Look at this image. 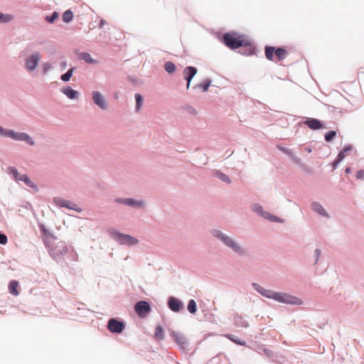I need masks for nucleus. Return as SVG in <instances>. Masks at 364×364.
<instances>
[{
  "instance_id": "26",
  "label": "nucleus",
  "mask_w": 364,
  "mask_h": 364,
  "mask_svg": "<svg viewBox=\"0 0 364 364\" xmlns=\"http://www.w3.org/2000/svg\"><path fill=\"white\" fill-rule=\"evenodd\" d=\"M187 309H188V311L191 314H196V312L197 311V307H196V303L193 299H191L189 301Z\"/></svg>"
},
{
  "instance_id": "22",
  "label": "nucleus",
  "mask_w": 364,
  "mask_h": 364,
  "mask_svg": "<svg viewBox=\"0 0 364 364\" xmlns=\"http://www.w3.org/2000/svg\"><path fill=\"white\" fill-rule=\"evenodd\" d=\"M18 282L15 280L11 281L9 284V292L14 296L18 295Z\"/></svg>"
},
{
  "instance_id": "28",
  "label": "nucleus",
  "mask_w": 364,
  "mask_h": 364,
  "mask_svg": "<svg viewBox=\"0 0 364 364\" xmlns=\"http://www.w3.org/2000/svg\"><path fill=\"white\" fill-rule=\"evenodd\" d=\"M226 337L230 339V341H232V342L238 344V345H240V346H245L246 344V342L245 341H242V340H239V339H236L235 338V336L232 335V334H228L226 335Z\"/></svg>"
},
{
  "instance_id": "20",
  "label": "nucleus",
  "mask_w": 364,
  "mask_h": 364,
  "mask_svg": "<svg viewBox=\"0 0 364 364\" xmlns=\"http://www.w3.org/2000/svg\"><path fill=\"white\" fill-rule=\"evenodd\" d=\"M61 91L70 99H75L78 95V92L76 90H73L69 86L63 87Z\"/></svg>"
},
{
  "instance_id": "23",
  "label": "nucleus",
  "mask_w": 364,
  "mask_h": 364,
  "mask_svg": "<svg viewBox=\"0 0 364 364\" xmlns=\"http://www.w3.org/2000/svg\"><path fill=\"white\" fill-rule=\"evenodd\" d=\"M154 337L158 341H161L164 338V331L161 326L156 328Z\"/></svg>"
},
{
  "instance_id": "9",
  "label": "nucleus",
  "mask_w": 364,
  "mask_h": 364,
  "mask_svg": "<svg viewBox=\"0 0 364 364\" xmlns=\"http://www.w3.org/2000/svg\"><path fill=\"white\" fill-rule=\"evenodd\" d=\"M41 55L38 53H33L26 60V68L28 70H33L36 68Z\"/></svg>"
},
{
  "instance_id": "36",
  "label": "nucleus",
  "mask_w": 364,
  "mask_h": 364,
  "mask_svg": "<svg viewBox=\"0 0 364 364\" xmlns=\"http://www.w3.org/2000/svg\"><path fill=\"white\" fill-rule=\"evenodd\" d=\"M217 176L222 181L227 182L228 183H230V179L229 178V177L227 175H225L223 173H217Z\"/></svg>"
},
{
  "instance_id": "7",
  "label": "nucleus",
  "mask_w": 364,
  "mask_h": 364,
  "mask_svg": "<svg viewBox=\"0 0 364 364\" xmlns=\"http://www.w3.org/2000/svg\"><path fill=\"white\" fill-rule=\"evenodd\" d=\"M124 324L115 318H111L108 321L107 328L112 333H120L124 329Z\"/></svg>"
},
{
  "instance_id": "11",
  "label": "nucleus",
  "mask_w": 364,
  "mask_h": 364,
  "mask_svg": "<svg viewBox=\"0 0 364 364\" xmlns=\"http://www.w3.org/2000/svg\"><path fill=\"white\" fill-rule=\"evenodd\" d=\"M197 73V69L192 66L186 67L183 70L184 78L187 81V88L190 87V83L192 78Z\"/></svg>"
},
{
  "instance_id": "8",
  "label": "nucleus",
  "mask_w": 364,
  "mask_h": 364,
  "mask_svg": "<svg viewBox=\"0 0 364 364\" xmlns=\"http://www.w3.org/2000/svg\"><path fill=\"white\" fill-rule=\"evenodd\" d=\"M115 239L122 245H132L138 242L137 239L132 237L129 235H124L116 232L114 234Z\"/></svg>"
},
{
  "instance_id": "25",
  "label": "nucleus",
  "mask_w": 364,
  "mask_h": 364,
  "mask_svg": "<svg viewBox=\"0 0 364 364\" xmlns=\"http://www.w3.org/2000/svg\"><path fill=\"white\" fill-rule=\"evenodd\" d=\"M164 69L168 73H173L176 70V66L172 62L168 61L164 64Z\"/></svg>"
},
{
  "instance_id": "31",
  "label": "nucleus",
  "mask_w": 364,
  "mask_h": 364,
  "mask_svg": "<svg viewBox=\"0 0 364 364\" xmlns=\"http://www.w3.org/2000/svg\"><path fill=\"white\" fill-rule=\"evenodd\" d=\"M13 19V16L10 14H4L0 12V22L6 23Z\"/></svg>"
},
{
  "instance_id": "16",
  "label": "nucleus",
  "mask_w": 364,
  "mask_h": 364,
  "mask_svg": "<svg viewBox=\"0 0 364 364\" xmlns=\"http://www.w3.org/2000/svg\"><path fill=\"white\" fill-rule=\"evenodd\" d=\"M352 148H353L352 146L348 145V146H346L343 149V150L338 154V155L337 156V159L333 164L334 168L341 161H343L344 159V158L347 156L348 152L352 150Z\"/></svg>"
},
{
  "instance_id": "35",
  "label": "nucleus",
  "mask_w": 364,
  "mask_h": 364,
  "mask_svg": "<svg viewBox=\"0 0 364 364\" xmlns=\"http://www.w3.org/2000/svg\"><path fill=\"white\" fill-rule=\"evenodd\" d=\"M9 170L13 174L14 177L19 181V176L21 175L18 173V170L15 167H9Z\"/></svg>"
},
{
  "instance_id": "32",
  "label": "nucleus",
  "mask_w": 364,
  "mask_h": 364,
  "mask_svg": "<svg viewBox=\"0 0 364 364\" xmlns=\"http://www.w3.org/2000/svg\"><path fill=\"white\" fill-rule=\"evenodd\" d=\"M135 100H136V110H139L141 103H142V97L140 94L136 93L135 95Z\"/></svg>"
},
{
  "instance_id": "10",
  "label": "nucleus",
  "mask_w": 364,
  "mask_h": 364,
  "mask_svg": "<svg viewBox=\"0 0 364 364\" xmlns=\"http://www.w3.org/2000/svg\"><path fill=\"white\" fill-rule=\"evenodd\" d=\"M93 102L102 109H107V104L102 95L98 91H93L92 93Z\"/></svg>"
},
{
  "instance_id": "6",
  "label": "nucleus",
  "mask_w": 364,
  "mask_h": 364,
  "mask_svg": "<svg viewBox=\"0 0 364 364\" xmlns=\"http://www.w3.org/2000/svg\"><path fill=\"white\" fill-rule=\"evenodd\" d=\"M134 309L140 317H146L151 311L150 305L145 301H141L136 304Z\"/></svg>"
},
{
  "instance_id": "42",
  "label": "nucleus",
  "mask_w": 364,
  "mask_h": 364,
  "mask_svg": "<svg viewBox=\"0 0 364 364\" xmlns=\"http://www.w3.org/2000/svg\"><path fill=\"white\" fill-rule=\"evenodd\" d=\"M315 252H316V257H317V258H316V261H317V260H318V257H319V255H320V254H321V251H320V250L316 249V251H315Z\"/></svg>"
},
{
  "instance_id": "1",
  "label": "nucleus",
  "mask_w": 364,
  "mask_h": 364,
  "mask_svg": "<svg viewBox=\"0 0 364 364\" xmlns=\"http://www.w3.org/2000/svg\"><path fill=\"white\" fill-rule=\"evenodd\" d=\"M252 285L255 289L262 296L269 299H272L279 302L296 305H301L303 303L300 299L293 296L290 294L283 292H276L271 289H266L256 283H254Z\"/></svg>"
},
{
  "instance_id": "43",
  "label": "nucleus",
  "mask_w": 364,
  "mask_h": 364,
  "mask_svg": "<svg viewBox=\"0 0 364 364\" xmlns=\"http://www.w3.org/2000/svg\"><path fill=\"white\" fill-rule=\"evenodd\" d=\"M350 171H351L350 168L348 167V168H346V173H350Z\"/></svg>"
},
{
  "instance_id": "33",
  "label": "nucleus",
  "mask_w": 364,
  "mask_h": 364,
  "mask_svg": "<svg viewBox=\"0 0 364 364\" xmlns=\"http://www.w3.org/2000/svg\"><path fill=\"white\" fill-rule=\"evenodd\" d=\"M211 83V81L210 80H206L203 83L198 85L199 87H201L203 91L205 92L208 90V87H210Z\"/></svg>"
},
{
  "instance_id": "39",
  "label": "nucleus",
  "mask_w": 364,
  "mask_h": 364,
  "mask_svg": "<svg viewBox=\"0 0 364 364\" xmlns=\"http://www.w3.org/2000/svg\"><path fill=\"white\" fill-rule=\"evenodd\" d=\"M357 179L361 180L364 178V170H360L356 172L355 175Z\"/></svg>"
},
{
  "instance_id": "4",
  "label": "nucleus",
  "mask_w": 364,
  "mask_h": 364,
  "mask_svg": "<svg viewBox=\"0 0 364 364\" xmlns=\"http://www.w3.org/2000/svg\"><path fill=\"white\" fill-rule=\"evenodd\" d=\"M214 235L218 237L226 245L231 247L234 251L238 253H242V248L230 237L223 235L218 230L214 232Z\"/></svg>"
},
{
  "instance_id": "3",
  "label": "nucleus",
  "mask_w": 364,
  "mask_h": 364,
  "mask_svg": "<svg viewBox=\"0 0 364 364\" xmlns=\"http://www.w3.org/2000/svg\"><path fill=\"white\" fill-rule=\"evenodd\" d=\"M274 54L279 61L284 60L288 54L287 50L282 48L275 49L274 47L267 46L265 48V56L269 60H274Z\"/></svg>"
},
{
  "instance_id": "40",
  "label": "nucleus",
  "mask_w": 364,
  "mask_h": 364,
  "mask_svg": "<svg viewBox=\"0 0 364 364\" xmlns=\"http://www.w3.org/2000/svg\"><path fill=\"white\" fill-rule=\"evenodd\" d=\"M50 68H51V65L50 63H46L43 65L44 73H47Z\"/></svg>"
},
{
  "instance_id": "2",
  "label": "nucleus",
  "mask_w": 364,
  "mask_h": 364,
  "mask_svg": "<svg viewBox=\"0 0 364 364\" xmlns=\"http://www.w3.org/2000/svg\"><path fill=\"white\" fill-rule=\"evenodd\" d=\"M224 43L231 49H236L247 45L245 38L236 33H229L223 35Z\"/></svg>"
},
{
  "instance_id": "18",
  "label": "nucleus",
  "mask_w": 364,
  "mask_h": 364,
  "mask_svg": "<svg viewBox=\"0 0 364 364\" xmlns=\"http://www.w3.org/2000/svg\"><path fill=\"white\" fill-rule=\"evenodd\" d=\"M305 124L311 129H319L323 127L321 122L318 119L314 118L308 119L305 122Z\"/></svg>"
},
{
  "instance_id": "5",
  "label": "nucleus",
  "mask_w": 364,
  "mask_h": 364,
  "mask_svg": "<svg viewBox=\"0 0 364 364\" xmlns=\"http://www.w3.org/2000/svg\"><path fill=\"white\" fill-rule=\"evenodd\" d=\"M6 136L16 141H24L31 146H33L35 144L32 138L26 133L15 132L13 130L9 129L6 133Z\"/></svg>"
},
{
  "instance_id": "41",
  "label": "nucleus",
  "mask_w": 364,
  "mask_h": 364,
  "mask_svg": "<svg viewBox=\"0 0 364 364\" xmlns=\"http://www.w3.org/2000/svg\"><path fill=\"white\" fill-rule=\"evenodd\" d=\"M9 129H4L3 127H0V134L6 136V133Z\"/></svg>"
},
{
  "instance_id": "38",
  "label": "nucleus",
  "mask_w": 364,
  "mask_h": 364,
  "mask_svg": "<svg viewBox=\"0 0 364 364\" xmlns=\"http://www.w3.org/2000/svg\"><path fill=\"white\" fill-rule=\"evenodd\" d=\"M8 241L7 237L4 234L0 233V244L5 245Z\"/></svg>"
},
{
  "instance_id": "15",
  "label": "nucleus",
  "mask_w": 364,
  "mask_h": 364,
  "mask_svg": "<svg viewBox=\"0 0 364 364\" xmlns=\"http://www.w3.org/2000/svg\"><path fill=\"white\" fill-rule=\"evenodd\" d=\"M170 335L178 346L183 348L186 347V338L182 334L178 332L172 331Z\"/></svg>"
},
{
  "instance_id": "24",
  "label": "nucleus",
  "mask_w": 364,
  "mask_h": 364,
  "mask_svg": "<svg viewBox=\"0 0 364 364\" xmlns=\"http://www.w3.org/2000/svg\"><path fill=\"white\" fill-rule=\"evenodd\" d=\"M312 209H313L315 212H316V213H319V214H321V215H324L326 214V212H325L324 208L322 207V205H320L319 203H314L312 204Z\"/></svg>"
},
{
  "instance_id": "27",
  "label": "nucleus",
  "mask_w": 364,
  "mask_h": 364,
  "mask_svg": "<svg viewBox=\"0 0 364 364\" xmlns=\"http://www.w3.org/2000/svg\"><path fill=\"white\" fill-rule=\"evenodd\" d=\"M19 181H23L28 186L33 187V183L30 180L27 175H21L19 176Z\"/></svg>"
},
{
  "instance_id": "17",
  "label": "nucleus",
  "mask_w": 364,
  "mask_h": 364,
  "mask_svg": "<svg viewBox=\"0 0 364 364\" xmlns=\"http://www.w3.org/2000/svg\"><path fill=\"white\" fill-rule=\"evenodd\" d=\"M117 202L124 203L129 206L141 207L144 205L143 201H136L132 198L117 199Z\"/></svg>"
},
{
  "instance_id": "30",
  "label": "nucleus",
  "mask_w": 364,
  "mask_h": 364,
  "mask_svg": "<svg viewBox=\"0 0 364 364\" xmlns=\"http://www.w3.org/2000/svg\"><path fill=\"white\" fill-rule=\"evenodd\" d=\"M73 70L74 68H70V70H68L66 73L61 75V80L65 82L69 81L73 75Z\"/></svg>"
},
{
  "instance_id": "13",
  "label": "nucleus",
  "mask_w": 364,
  "mask_h": 364,
  "mask_svg": "<svg viewBox=\"0 0 364 364\" xmlns=\"http://www.w3.org/2000/svg\"><path fill=\"white\" fill-rule=\"evenodd\" d=\"M51 251L55 256H63L68 253V248L65 242H60L55 247L51 250Z\"/></svg>"
},
{
  "instance_id": "21",
  "label": "nucleus",
  "mask_w": 364,
  "mask_h": 364,
  "mask_svg": "<svg viewBox=\"0 0 364 364\" xmlns=\"http://www.w3.org/2000/svg\"><path fill=\"white\" fill-rule=\"evenodd\" d=\"M78 58L80 60H83L86 63L90 64H97V60L93 59L91 55L88 53L82 52L78 54Z\"/></svg>"
},
{
  "instance_id": "29",
  "label": "nucleus",
  "mask_w": 364,
  "mask_h": 364,
  "mask_svg": "<svg viewBox=\"0 0 364 364\" xmlns=\"http://www.w3.org/2000/svg\"><path fill=\"white\" fill-rule=\"evenodd\" d=\"M73 18V12L70 10L66 11L64 12L63 15V19L65 22H70Z\"/></svg>"
},
{
  "instance_id": "34",
  "label": "nucleus",
  "mask_w": 364,
  "mask_h": 364,
  "mask_svg": "<svg viewBox=\"0 0 364 364\" xmlns=\"http://www.w3.org/2000/svg\"><path fill=\"white\" fill-rule=\"evenodd\" d=\"M336 135V132L335 131H330L326 133L325 139L327 141H331Z\"/></svg>"
},
{
  "instance_id": "12",
  "label": "nucleus",
  "mask_w": 364,
  "mask_h": 364,
  "mask_svg": "<svg viewBox=\"0 0 364 364\" xmlns=\"http://www.w3.org/2000/svg\"><path fill=\"white\" fill-rule=\"evenodd\" d=\"M53 202L60 207H65L71 210H77V205L71 201L66 200L60 198H55L53 199Z\"/></svg>"
},
{
  "instance_id": "37",
  "label": "nucleus",
  "mask_w": 364,
  "mask_h": 364,
  "mask_svg": "<svg viewBox=\"0 0 364 364\" xmlns=\"http://www.w3.org/2000/svg\"><path fill=\"white\" fill-rule=\"evenodd\" d=\"M58 14L57 12H53L50 16L46 17V21L50 23H53L55 20L58 18Z\"/></svg>"
},
{
  "instance_id": "19",
  "label": "nucleus",
  "mask_w": 364,
  "mask_h": 364,
  "mask_svg": "<svg viewBox=\"0 0 364 364\" xmlns=\"http://www.w3.org/2000/svg\"><path fill=\"white\" fill-rule=\"evenodd\" d=\"M255 210L262 215L264 218L269 219L272 221H278L276 216H272L269 213L263 211L262 208L259 205H256L255 206Z\"/></svg>"
},
{
  "instance_id": "14",
  "label": "nucleus",
  "mask_w": 364,
  "mask_h": 364,
  "mask_svg": "<svg viewBox=\"0 0 364 364\" xmlns=\"http://www.w3.org/2000/svg\"><path fill=\"white\" fill-rule=\"evenodd\" d=\"M168 307L173 311L178 312L183 307V304L180 300L175 297H171L168 302Z\"/></svg>"
}]
</instances>
